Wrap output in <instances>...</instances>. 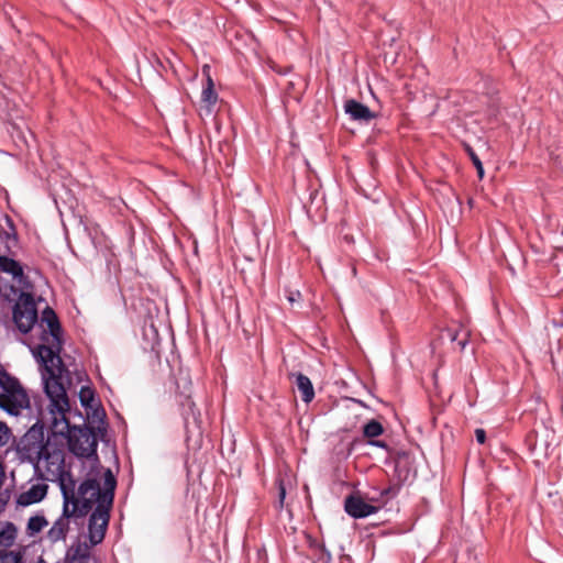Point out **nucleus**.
Instances as JSON below:
<instances>
[{
	"instance_id": "nucleus-30",
	"label": "nucleus",
	"mask_w": 563,
	"mask_h": 563,
	"mask_svg": "<svg viewBox=\"0 0 563 563\" xmlns=\"http://www.w3.org/2000/svg\"><path fill=\"white\" fill-rule=\"evenodd\" d=\"M2 373H3V371H2V369H0V374H2Z\"/></svg>"
},
{
	"instance_id": "nucleus-11",
	"label": "nucleus",
	"mask_w": 563,
	"mask_h": 563,
	"mask_svg": "<svg viewBox=\"0 0 563 563\" xmlns=\"http://www.w3.org/2000/svg\"><path fill=\"white\" fill-rule=\"evenodd\" d=\"M0 271L10 274L18 284H23L25 278L23 268L15 260L0 255Z\"/></svg>"
},
{
	"instance_id": "nucleus-24",
	"label": "nucleus",
	"mask_w": 563,
	"mask_h": 563,
	"mask_svg": "<svg viewBox=\"0 0 563 563\" xmlns=\"http://www.w3.org/2000/svg\"><path fill=\"white\" fill-rule=\"evenodd\" d=\"M475 438H476V441L477 443L479 444H484L485 443V440H486V432L484 429H476L475 430Z\"/></svg>"
},
{
	"instance_id": "nucleus-26",
	"label": "nucleus",
	"mask_w": 563,
	"mask_h": 563,
	"mask_svg": "<svg viewBox=\"0 0 563 563\" xmlns=\"http://www.w3.org/2000/svg\"><path fill=\"white\" fill-rule=\"evenodd\" d=\"M396 489L394 487H388V488H385L380 492V495L382 496H386V497H394L396 495Z\"/></svg>"
},
{
	"instance_id": "nucleus-21",
	"label": "nucleus",
	"mask_w": 563,
	"mask_h": 563,
	"mask_svg": "<svg viewBox=\"0 0 563 563\" xmlns=\"http://www.w3.org/2000/svg\"><path fill=\"white\" fill-rule=\"evenodd\" d=\"M277 487H278V498L275 501V509L277 511H282L285 505V498H286V487L283 479L277 481Z\"/></svg>"
},
{
	"instance_id": "nucleus-3",
	"label": "nucleus",
	"mask_w": 563,
	"mask_h": 563,
	"mask_svg": "<svg viewBox=\"0 0 563 563\" xmlns=\"http://www.w3.org/2000/svg\"><path fill=\"white\" fill-rule=\"evenodd\" d=\"M64 433L58 435L53 432L46 438V446L38 462L35 463V474L48 482H56L60 492L76 490L77 481L74 478L69 468L65 464V443Z\"/></svg>"
},
{
	"instance_id": "nucleus-6",
	"label": "nucleus",
	"mask_w": 563,
	"mask_h": 563,
	"mask_svg": "<svg viewBox=\"0 0 563 563\" xmlns=\"http://www.w3.org/2000/svg\"><path fill=\"white\" fill-rule=\"evenodd\" d=\"M46 446L43 427L33 426L19 441L16 451L22 461L30 462L33 466L38 462Z\"/></svg>"
},
{
	"instance_id": "nucleus-22",
	"label": "nucleus",
	"mask_w": 563,
	"mask_h": 563,
	"mask_svg": "<svg viewBox=\"0 0 563 563\" xmlns=\"http://www.w3.org/2000/svg\"><path fill=\"white\" fill-rule=\"evenodd\" d=\"M12 437V432L7 423L0 421V448L7 445Z\"/></svg>"
},
{
	"instance_id": "nucleus-4",
	"label": "nucleus",
	"mask_w": 563,
	"mask_h": 563,
	"mask_svg": "<svg viewBox=\"0 0 563 563\" xmlns=\"http://www.w3.org/2000/svg\"><path fill=\"white\" fill-rule=\"evenodd\" d=\"M77 489L62 492L63 512L53 523L47 532V538L52 542L64 540L69 531V523L73 519L76 525H82L85 517L90 511L89 501H80Z\"/></svg>"
},
{
	"instance_id": "nucleus-12",
	"label": "nucleus",
	"mask_w": 563,
	"mask_h": 563,
	"mask_svg": "<svg viewBox=\"0 0 563 563\" xmlns=\"http://www.w3.org/2000/svg\"><path fill=\"white\" fill-rule=\"evenodd\" d=\"M291 377L295 378V384L301 394L302 401L306 404L311 402L314 398V389L310 378L302 373L291 374Z\"/></svg>"
},
{
	"instance_id": "nucleus-28",
	"label": "nucleus",
	"mask_w": 563,
	"mask_h": 563,
	"mask_svg": "<svg viewBox=\"0 0 563 563\" xmlns=\"http://www.w3.org/2000/svg\"><path fill=\"white\" fill-rule=\"evenodd\" d=\"M288 300H289L290 302H294V301H295V296H292V295H291V296H289V297H288Z\"/></svg>"
},
{
	"instance_id": "nucleus-1",
	"label": "nucleus",
	"mask_w": 563,
	"mask_h": 563,
	"mask_svg": "<svg viewBox=\"0 0 563 563\" xmlns=\"http://www.w3.org/2000/svg\"><path fill=\"white\" fill-rule=\"evenodd\" d=\"M49 320V327H53L48 333V340L53 343L51 346H41L37 354L41 356L45 364V371L43 372V386L44 393L49 400L48 409L53 416V423L56 427L58 422L65 423L67 431L66 439L68 450L77 457H93V463L89 470L99 466L100 478H104V468L98 459L97 446L98 441L95 429L84 423L81 427L71 426L67 413L70 415L69 399L67 395V386L70 385L69 371L64 365L63 361L58 357V349L60 344L58 342V324L55 316L52 312H47Z\"/></svg>"
},
{
	"instance_id": "nucleus-17",
	"label": "nucleus",
	"mask_w": 563,
	"mask_h": 563,
	"mask_svg": "<svg viewBox=\"0 0 563 563\" xmlns=\"http://www.w3.org/2000/svg\"><path fill=\"white\" fill-rule=\"evenodd\" d=\"M383 432H384V428H383L382 423L374 419L369 420L363 427V434L368 440L379 437L380 434H383Z\"/></svg>"
},
{
	"instance_id": "nucleus-23",
	"label": "nucleus",
	"mask_w": 563,
	"mask_h": 563,
	"mask_svg": "<svg viewBox=\"0 0 563 563\" xmlns=\"http://www.w3.org/2000/svg\"><path fill=\"white\" fill-rule=\"evenodd\" d=\"M10 241H14V235H12L9 232L4 231L2 229V227L0 225V244H4L5 247H9Z\"/></svg>"
},
{
	"instance_id": "nucleus-10",
	"label": "nucleus",
	"mask_w": 563,
	"mask_h": 563,
	"mask_svg": "<svg viewBox=\"0 0 563 563\" xmlns=\"http://www.w3.org/2000/svg\"><path fill=\"white\" fill-rule=\"evenodd\" d=\"M46 484H34L29 489L22 492L16 497V504L22 507H26L36 503L42 501L47 494Z\"/></svg>"
},
{
	"instance_id": "nucleus-2",
	"label": "nucleus",
	"mask_w": 563,
	"mask_h": 563,
	"mask_svg": "<svg viewBox=\"0 0 563 563\" xmlns=\"http://www.w3.org/2000/svg\"><path fill=\"white\" fill-rule=\"evenodd\" d=\"M117 479L111 470L104 471L103 486H100L99 466L88 472L77 487L80 501H89L90 510L96 505L88 520V539L91 545L102 542L110 520Z\"/></svg>"
},
{
	"instance_id": "nucleus-20",
	"label": "nucleus",
	"mask_w": 563,
	"mask_h": 563,
	"mask_svg": "<svg viewBox=\"0 0 563 563\" xmlns=\"http://www.w3.org/2000/svg\"><path fill=\"white\" fill-rule=\"evenodd\" d=\"M466 152H467L470 158L472 159L473 165L476 168L478 178L483 179L484 167H483L482 161L479 159V157L476 155V153L474 152V150L471 146L466 147Z\"/></svg>"
},
{
	"instance_id": "nucleus-7",
	"label": "nucleus",
	"mask_w": 563,
	"mask_h": 563,
	"mask_svg": "<svg viewBox=\"0 0 563 563\" xmlns=\"http://www.w3.org/2000/svg\"><path fill=\"white\" fill-rule=\"evenodd\" d=\"M344 509L349 516L355 519L366 518L378 511V507L366 503L358 495H350L345 498Z\"/></svg>"
},
{
	"instance_id": "nucleus-15",
	"label": "nucleus",
	"mask_w": 563,
	"mask_h": 563,
	"mask_svg": "<svg viewBox=\"0 0 563 563\" xmlns=\"http://www.w3.org/2000/svg\"><path fill=\"white\" fill-rule=\"evenodd\" d=\"M218 95L214 90V84L212 78L207 76V85L203 87L201 92V101L206 104L208 113L212 111V107L217 103Z\"/></svg>"
},
{
	"instance_id": "nucleus-5",
	"label": "nucleus",
	"mask_w": 563,
	"mask_h": 563,
	"mask_svg": "<svg viewBox=\"0 0 563 563\" xmlns=\"http://www.w3.org/2000/svg\"><path fill=\"white\" fill-rule=\"evenodd\" d=\"M29 406V395L19 379L3 371L0 374V408L11 416H18Z\"/></svg>"
},
{
	"instance_id": "nucleus-25",
	"label": "nucleus",
	"mask_w": 563,
	"mask_h": 563,
	"mask_svg": "<svg viewBox=\"0 0 563 563\" xmlns=\"http://www.w3.org/2000/svg\"><path fill=\"white\" fill-rule=\"evenodd\" d=\"M367 443L372 446H376V448H382V449H386L387 448V444L386 442L382 441V440H375L372 439V440H368Z\"/></svg>"
},
{
	"instance_id": "nucleus-9",
	"label": "nucleus",
	"mask_w": 563,
	"mask_h": 563,
	"mask_svg": "<svg viewBox=\"0 0 563 563\" xmlns=\"http://www.w3.org/2000/svg\"><path fill=\"white\" fill-rule=\"evenodd\" d=\"M344 111L354 121L368 123L376 118L375 112L371 111L367 106L355 99H349L345 101Z\"/></svg>"
},
{
	"instance_id": "nucleus-29",
	"label": "nucleus",
	"mask_w": 563,
	"mask_h": 563,
	"mask_svg": "<svg viewBox=\"0 0 563 563\" xmlns=\"http://www.w3.org/2000/svg\"><path fill=\"white\" fill-rule=\"evenodd\" d=\"M325 555H327V562H329V561H330V559H331V555H330V553H329V552H327V553H325Z\"/></svg>"
},
{
	"instance_id": "nucleus-18",
	"label": "nucleus",
	"mask_w": 563,
	"mask_h": 563,
	"mask_svg": "<svg viewBox=\"0 0 563 563\" xmlns=\"http://www.w3.org/2000/svg\"><path fill=\"white\" fill-rule=\"evenodd\" d=\"M448 338L452 342H457V345L460 346L461 351L465 349V346L468 343V333L466 331H457L453 329H446L445 330Z\"/></svg>"
},
{
	"instance_id": "nucleus-27",
	"label": "nucleus",
	"mask_w": 563,
	"mask_h": 563,
	"mask_svg": "<svg viewBox=\"0 0 563 563\" xmlns=\"http://www.w3.org/2000/svg\"><path fill=\"white\" fill-rule=\"evenodd\" d=\"M407 457H408V455L406 453L398 454V457L396 460V471L399 470L401 462L404 460H406Z\"/></svg>"
},
{
	"instance_id": "nucleus-13",
	"label": "nucleus",
	"mask_w": 563,
	"mask_h": 563,
	"mask_svg": "<svg viewBox=\"0 0 563 563\" xmlns=\"http://www.w3.org/2000/svg\"><path fill=\"white\" fill-rule=\"evenodd\" d=\"M18 537V529L14 523L8 521L0 528V552L10 551Z\"/></svg>"
},
{
	"instance_id": "nucleus-14",
	"label": "nucleus",
	"mask_w": 563,
	"mask_h": 563,
	"mask_svg": "<svg viewBox=\"0 0 563 563\" xmlns=\"http://www.w3.org/2000/svg\"><path fill=\"white\" fill-rule=\"evenodd\" d=\"M90 550L86 543L71 547L66 554V563H88Z\"/></svg>"
},
{
	"instance_id": "nucleus-16",
	"label": "nucleus",
	"mask_w": 563,
	"mask_h": 563,
	"mask_svg": "<svg viewBox=\"0 0 563 563\" xmlns=\"http://www.w3.org/2000/svg\"><path fill=\"white\" fill-rule=\"evenodd\" d=\"M47 520L43 515H35L29 518L26 525V534L29 537H34L40 533L46 526Z\"/></svg>"
},
{
	"instance_id": "nucleus-8",
	"label": "nucleus",
	"mask_w": 563,
	"mask_h": 563,
	"mask_svg": "<svg viewBox=\"0 0 563 563\" xmlns=\"http://www.w3.org/2000/svg\"><path fill=\"white\" fill-rule=\"evenodd\" d=\"M79 400L81 406L87 410V416L91 417L93 422L104 424V410L100 407L99 402L95 399L92 389L82 386L79 391Z\"/></svg>"
},
{
	"instance_id": "nucleus-19",
	"label": "nucleus",
	"mask_w": 563,
	"mask_h": 563,
	"mask_svg": "<svg viewBox=\"0 0 563 563\" xmlns=\"http://www.w3.org/2000/svg\"><path fill=\"white\" fill-rule=\"evenodd\" d=\"M0 563H23V554L21 551H2Z\"/></svg>"
}]
</instances>
